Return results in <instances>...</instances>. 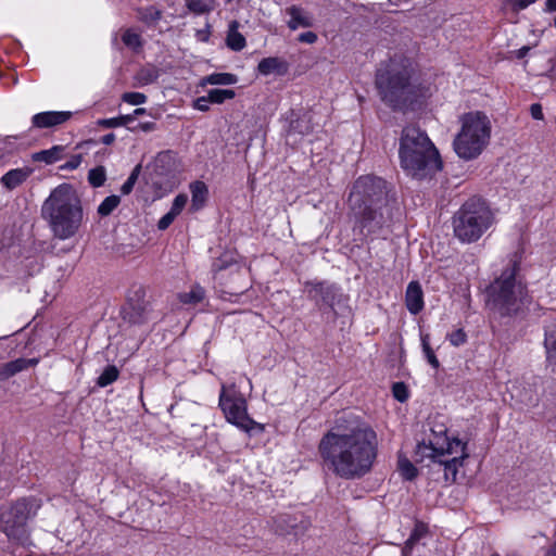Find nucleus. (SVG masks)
<instances>
[{"label":"nucleus","mask_w":556,"mask_h":556,"mask_svg":"<svg viewBox=\"0 0 556 556\" xmlns=\"http://www.w3.org/2000/svg\"><path fill=\"white\" fill-rule=\"evenodd\" d=\"M122 41L127 48H129L134 52H139L144 43L140 33L136 31L134 28H126L123 31Z\"/></svg>","instance_id":"26"},{"label":"nucleus","mask_w":556,"mask_h":556,"mask_svg":"<svg viewBox=\"0 0 556 556\" xmlns=\"http://www.w3.org/2000/svg\"><path fill=\"white\" fill-rule=\"evenodd\" d=\"M392 394L393 396L401 403L407 401L409 396L408 389L404 382H395L392 386Z\"/></svg>","instance_id":"38"},{"label":"nucleus","mask_w":556,"mask_h":556,"mask_svg":"<svg viewBox=\"0 0 556 556\" xmlns=\"http://www.w3.org/2000/svg\"><path fill=\"white\" fill-rule=\"evenodd\" d=\"M38 363L37 358H17L14 361H11L9 363H5L1 370L0 376L2 378H10L16 375L17 372H21L29 367L36 366Z\"/></svg>","instance_id":"20"},{"label":"nucleus","mask_w":556,"mask_h":556,"mask_svg":"<svg viewBox=\"0 0 556 556\" xmlns=\"http://www.w3.org/2000/svg\"><path fill=\"white\" fill-rule=\"evenodd\" d=\"M33 172L28 166L10 169L1 177L0 182L5 189L13 190L25 182Z\"/></svg>","instance_id":"17"},{"label":"nucleus","mask_w":556,"mask_h":556,"mask_svg":"<svg viewBox=\"0 0 556 556\" xmlns=\"http://www.w3.org/2000/svg\"><path fill=\"white\" fill-rule=\"evenodd\" d=\"M106 180V170L104 166H97L94 168H91L88 173V182L93 188H99L104 185Z\"/></svg>","instance_id":"34"},{"label":"nucleus","mask_w":556,"mask_h":556,"mask_svg":"<svg viewBox=\"0 0 556 556\" xmlns=\"http://www.w3.org/2000/svg\"><path fill=\"white\" fill-rule=\"evenodd\" d=\"M429 340H430V337L428 333L421 334L422 351H424L425 356H426L427 361L429 362V364L433 368H438L440 366V363H439V359L437 358L433 350L430 346Z\"/></svg>","instance_id":"36"},{"label":"nucleus","mask_w":556,"mask_h":556,"mask_svg":"<svg viewBox=\"0 0 556 556\" xmlns=\"http://www.w3.org/2000/svg\"><path fill=\"white\" fill-rule=\"evenodd\" d=\"M239 23L237 21H232L229 24V29L226 38L227 47L233 51H241L245 45L244 36L238 31Z\"/></svg>","instance_id":"23"},{"label":"nucleus","mask_w":556,"mask_h":556,"mask_svg":"<svg viewBox=\"0 0 556 556\" xmlns=\"http://www.w3.org/2000/svg\"><path fill=\"white\" fill-rule=\"evenodd\" d=\"M134 121L132 115H122L119 117H113V118H106V119H100L98 123L101 126L112 128V127H121L125 126L128 123Z\"/></svg>","instance_id":"37"},{"label":"nucleus","mask_w":556,"mask_h":556,"mask_svg":"<svg viewBox=\"0 0 556 556\" xmlns=\"http://www.w3.org/2000/svg\"><path fill=\"white\" fill-rule=\"evenodd\" d=\"M72 113L65 111H49L35 114L31 118L33 125L37 128H49L61 125L70 119Z\"/></svg>","instance_id":"13"},{"label":"nucleus","mask_w":556,"mask_h":556,"mask_svg":"<svg viewBox=\"0 0 556 556\" xmlns=\"http://www.w3.org/2000/svg\"><path fill=\"white\" fill-rule=\"evenodd\" d=\"M187 9L195 14H208L215 9V0H185Z\"/></svg>","instance_id":"27"},{"label":"nucleus","mask_w":556,"mask_h":556,"mask_svg":"<svg viewBox=\"0 0 556 556\" xmlns=\"http://www.w3.org/2000/svg\"><path fill=\"white\" fill-rule=\"evenodd\" d=\"M426 532V527L422 523L416 525L413 533L410 534L409 539L406 542L407 546L413 545L416 541L419 540V538Z\"/></svg>","instance_id":"44"},{"label":"nucleus","mask_w":556,"mask_h":556,"mask_svg":"<svg viewBox=\"0 0 556 556\" xmlns=\"http://www.w3.org/2000/svg\"><path fill=\"white\" fill-rule=\"evenodd\" d=\"M414 62L402 53H395L380 63L375 85L380 99L394 110H402L414 103L420 96L415 81Z\"/></svg>","instance_id":"4"},{"label":"nucleus","mask_w":556,"mask_h":556,"mask_svg":"<svg viewBox=\"0 0 556 556\" xmlns=\"http://www.w3.org/2000/svg\"><path fill=\"white\" fill-rule=\"evenodd\" d=\"M100 141L105 146L112 144L115 141V135L113 132L106 134Z\"/></svg>","instance_id":"51"},{"label":"nucleus","mask_w":556,"mask_h":556,"mask_svg":"<svg viewBox=\"0 0 556 556\" xmlns=\"http://www.w3.org/2000/svg\"><path fill=\"white\" fill-rule=\"evenodd\" d=\"M318 453L326 469L344 480H357L368 475L378 455L375 430L356 419H337L323 435Z\"/></svg>","instance_id":"1"},{"label":"nucleus","mask_w":556,"mask_h":556,"mask_svg":"<svg viewBox=\"0 0 556 556\" xmlns=\"http://www.w3.org/2000/svg\"><path fill=\"white\" fill-rule=\"evenodd\" d=\"M177 217L176 214H174L172 211H168L163 217H161V219L159 220L157 223V228L160 230H165L167 229L170 224L175 220V218Z\"/></svg>","instance_id":"43"},{"label":"nucleus","mask_w":556,"mask_h":556,"mask_svg":"<svg viewBox=\"0 0 556 556\" xmlns=\"http://www.w3.org/2000/svg\"><path fill=\"white\" fill-rule=\"evenodd\" d=\"M237 76L230 73H214L206 76L203 79V84L210 85H235L237 83Z\"/></svg>","instance_id":"29"},{"label":"nucleus","mask_w":556,"mask_h":556,"mask_svg":"<svg viewBox=\"0 0 556 556\" xmlns=\"http://www.w3.org/2000/svg\"><path fill=\"white\" fill-rule=\"evenodd\" d=\"M289 64L286 60L278 56L264 58L257 65V71L264 76L276 74L283 76L288 73Z\"/></svg>","instance_id":"16"},{"label":"nucleus","mask_w":556,"mask_h":556,"mask_svg":"<svg viewBox=\"0 0 556 556\" xmlns=\"http://www.w3.org/2000/svg\"><path fill=\"white\" fill-rule=\"evenodd\" d=\"M144 113H146V109L139 108V109H136L131 115L135 117L136 115H141Z\"/></svg>","instance_id":"55"},{"label":"nucleus","mask_w":556,"mask_h":556,"mask_svg":"<svg viewBox=\"0 0 556 556\" xmlns=\"http://www.w3.org/2000/svg\"><path fill=\"white\" fill-rule=\"evenodd\" d=\"M218 405L228 422L249 432L258 426L247 412V401L235 384H222Z\"/></svg>","instance_id":"9"},{"label":"nucleus","mask_w":556,"mask_h":556,"mask_svg":"<svg viewBox=\"0 0 556 556\" xmlns=\"http://www.w3.org/2000/svg\"><path fill=\"white\" fill-rule=\"evenodd\" d=\"M30 505L26 500L3 506L0 510V530L9 539L25 543L28 539L26 521L29 518Z\"/></svg>","instance_id":"10"},{"label":"nucleus","mask_w":556,"mask_h":556,"mask_svg":"<svg viewBox=\"0 0 556 556\" xmlns=\"http://www.w3.org/2000/svg\"><path fill=\"white\" fill-rule=\"evenodd\" d=\"M405 304L408 312L417 315L424 308V292L418 281H410L405 292Z\"/></svg>","instance_id":"14"},{"label":"nucleus","mask_w":556,"mask_h":556,"mask_svg":"<svg viewBox=\"0 0 556 556\" xmlns=\"http://www.w3.org/2000/svg\"><path fill=\"white\" fill-rule=\"evenodd\" d=\"M545 11H547V12H556V0H546V2H545Z\"/></svg>","instance_id":"53"},{"label":"nucleus","mask_w":556,"mask_h":556,"mask_svg":"<svg viewBox=\"0 0 556 556\" xmlns=\"http://www.w3.org/2000/svg\"><path fill=\"white\" fill-rule=\"evenodd\" d=\"M64 152L63 146H53L50 149L35 152L31 155L33 161L43 162L46 164H53L62 159Z\"/></svg>","instance_id":"24"},{"label":"nucleus","mask_w":556,"mask_h":556,"mask_svg":"<svg viewBox=\"0 0 556 556\" xmlns=\"http://www.w3.org/2000/svg\"><path fill=\"white\" fill-rule=\"evenodd\" d=\"M544 348L547 365L556 368V320L544 327Z\"/></svg>","instance_id":"19"},{"label":"nucleus","mask_w":556,"mask_h":556,"mask_svg":"<svg viewBox=\"0 0 556 556\" xmlns=\"http://www.w3.org/2000/svg\"><path fill=\"white\" fill-rule=\"evenodd\" d=\"M519 271L520 263L517 260H511L488 288L490 308L506 324L525 319L533 303Z\"/></svg>","instance_id":"3"},{"label":"nucleus","mask_w":556,"mask_h":556,"mask_svg":"<svg viewBox=\"0 0 556 556\" xmlns=\"http://www.w3.org/2000/svg\"><path fill=\"white\" fill-rule=\"evenodd\" d=\"M139 170H140V165H137L134 168V170L131 172V174L129 175V177L126 179V181L122 185L121 192L123 194H129L132 191L134 186L138 179Z\"/></svg>","instance_id":"39"},{"label":"nucleus","mask_w":556,"mask_h":556,"mask_svg":"<svg viewBox=\"0 0 556 556\" xmlns=\"http://www.w3.org/2000/svg\"><path fill=\"white\" fill-rule=\"evenodd\" d=\"M495 217L485 200L468 199L452 218L453 232L462 243L477 242L494 224Z\"/></svg>","instance_id":"7"},{"label":"nucleus","mask_w":556,"mask_h":556,"mask_svg":"<svg viewBox=\"0 0 556 556\" xmlns=\"http://www.w3.org/2000/svg\"><path fill=\"white\" fill-rule=\"evenodd\" d=\"M399 155L402 168L407 175L421 180L431 177L442 168V161L427 134L416 126L402 130Z\"/></svg>","instance_id":"6"},{"label":"nucleus","mask_w":556,"mask_h":556,"mask_svg":"<svg viewBox=\"0 0 556 556\" xmlns=\"http://www.w3.org/2000/svg\"><path fill=\"white\" fill-rule=\"evenodd\" d=\"M160 76L159 70L151 67H142L139 70L135 76L136 81L139 86H147L153 84L157 80Z\"/></svg>","instance_id":"28"},{"label":"nucleus","mask_w":556,"mask_h":556,"mask_svg":"<svg viewBox=\"0 0 556 556\" xmlns=\"http://www.w3.org/2000/svg\"><path fill=\"white\" fill-rule=\"evenodd\" d=\"M41 217L54 238L67 240L76 236L84 223L81 200L70 184L55 187L41 205Z\"/></svg>","instance_id":"5"},{"label":"nucleus","mask_w":556,"mask_h":556,"mask_svg":"<svg viewBox=\"0 0 556 556\" xmlns=\"http://www.w3.org/2000/svg\"><path fill=\"white\" fill-rule=\"evenodd\" d=\"M458 456H454L452 459L445 460L442 457L432 459L434 463H439L444 466L445 480L455 481L458 468L463 465L465 458L468 457L466 453V444L463 447H458Z\"/></svg>","instance_id":"18"},{"label":"nucleus","mask_w":556,"mask_h":556,"mask_svg":"<svg viewBox=\"0 0 556 556\" xmlns=\"http://www.w3.org/2000/svg\"><path fill=\"white\" fill-rule=\"evenodd\" d=\"M187 202H188L187 194L180 193L175 197L169 211H172L174 214H176L178 216L181 213V211L185 208Z\"/></svg>","instance_id":"42"},{"label":"nucleus","mask_w":556,"mask_h":556,"mask_svg":"<svg viewBox=\"0 0 556 556\" xmlns=\"http://www.w3.org/2000/svg\"><path fill=\"white\" fill-rule=\"evenodd\" d=\"M208 103L210 100L207 99V96L200 97L194 101L193 108L201 112H206L210 109Z\"/></svg>","instance_id":"48"},{"label":"nucleus","mask_w":556,"mask_h":556,"mask_svg":"<svg viewBox=\"0 0 556 556\" xmlns=\"http://www.w3.org/2000/svg\"><path fill=\"white\" fill-rule=\"evenodd\" d=\"M492 556H497V555H492Z\"/></svg>","instance_id":"57"},{"label":"nucleus","mask_w":556,"mask_h":556,"mask_svg":"<svg viewBox=\"0 0 556 556\" xmlns=\"http://www.w3.org/2000/svg\"><path fill=\"white\" fill-rule=\"evenodd\" d=\"M143 313H144L143 307H141V306H139L138 308L134 307L132 312L127 313L129 321L141 323L143 319Z\"/></svg>","instance_id":"46"},{"label":"nucleus","mask_w":556,"mask_h":556,"mask_svg":"<svg viewBox=\"0 0 556 556\" xmlns=\"http://www.w3.org/2000/svg\"><path fill=\"white\" fill-rule=\"evenodd\" d=\"M83 161L81 154L72 155L71 159L61 166L62 169L73 170L76 169Z\"/></svg>","instance_id":"45"},{"label":"nucleus","mask_w":556,"mask_h":556,"mask_svg":"<svg viewBox=\"0 0 556 556\" xmlns=\"http://www.w3.org/2000/svg\"><path fill=\"white\" fill-rule=\"evenodd\" d=\"M122 100L131 105H140L147 102V96L141 92H125Z\"/></svg>","instance_id":"40"},{"label":"nucleus","mask_w":556,"mask_h":556,"mask_svg":"<svg viewBox=\"0 0 556 556\" xmlns=\"http://www.w3.org/2000/svg\"><path fill=\"white\" fill-rule=\"evenodd\" d=\"M167 155H168L167 153H161V154L159 155V159L166 157Z\"/></svg>","instance_id":"56"},{"label":"nucleus","mask_w":556,"mask_h":556,"mask_svg":"<svg viewBox=\"0 0 556 556\" xmlns=\"http://www.w3.org/2000/svg\"><path fill=\"white\" fill-rule=\"evenodd\" d=\"M121 203L118 195L112 194L106 197L98 206V214L100 216H109Z\"/></svg>","instance_id":"33"},{"label":"nucleus","mask_w":556,"mask_h":556,"mask_svg":"<svg viewBox=\"0 0 556 556\" xmlns=\"http://www.w3.org/2000/svg\"><path fill=\"white\" fill-rule=\"evenodd\" d=\"M298 40L304 43H315L317 41V35L314 31H305L299 35Z\"/></svg>","instance_id":"47"},{"label":"nucleus","mask_w":556,"mask_h":556,"mask_svg":"<svg viewBox=\"0 0 556 556\" xmlns=\"http://www.w3.org/2000/svg\"><path fill=\"white\" fill-rule=\"evenodd\" d=\"M119 377V370L115 365H109L97 379V386L105 388L115 382Z\"/></svg>","instance_id":"30"},{"label":"nucleus","mask_w":556,"mask_h":556,"mask_svg":"<svg viewBox=\"0 0 556 556\" xmlns=\"http://www.w3.org/2000/svg\"><path fill=\"white\" fill-rule=\"evenodd\" d=\"M191 191V210L199 211L201 210L207 199V187L203 181H194L190 185Z\"/></svg>","instance_id":"22"},{"label":"nucleus","mask_w":556,"mask_h":556,"mask_svg":"<svg viewBox=\"0 0 556 556\" xmlns=\"http://www.w3.org/2000/svg\"><path fill=\"white\" fill-rule=\"evenodd\" d=\"M286 13L290 16L287 25L291 30L309 28L314 25L313 16L301 7L291 5L286 9Z\"/></svg>","instance_id":"15"},{"label":"nucleus","mask_w":556,"mask_h":556,"mask_svg":"<svg viewBox=\"0 0 556 556\" xmlns=\"http://www.w3.org/2000/svg\"><path fill=\"white\" fill-rule=\"evenodd\" d=\"M530 49H531V48H530L529 46H523V47H521L520 49H518V50L515 52L516 58H517V59H523V58L528 54V52L530 51Z\"/></svg>","instance_id":"52"},{"label":"nucleus","mask_w":556,"mask_h":556,"mask_svg":"<svg viewBox=\"0 0 556 556\" xmlns=\"http://www.w3.org/2000/svg\"><path fill=\"white\" fill-rule=\"evenodd\" d=\"M235 96L236 92L231 89H212L207 93V99L210 100V103L220 104L226 100L233 99Z\"/></svg>","instance_id":"32"},{"label":"nucleus","mask_w":556,"mask_h":556,"mask_svg":"<svg viewBox=\"0 0 556 556\" xmlns=\"http://www.w3.org/2000/svg\"><path fill=\"white\" fill-rule=\"evenodd\" d=\"M446 427L437 425L431 428V437L427 442H420L416 447V455L424 458L435 459L445 455L458 454V447H463L466 443L459 439H450L446 435Z\"/></svg>","instance_id":"11"},{"label":"nucleus","mask_w":556,"mask_h":556,"mask_svg":"<svg viewBox=\"0 0 556 556\" xmlns=\"http://www.w3.org/2000/svg\"><path fill=\"white\" fill-rule=\"evenodd\" d=\"M462 128L454 139L453 146L456 154L466 161L478 157L491 136V122L479 111L469 112L460 117Z\"/></svg>","instance_id":"8"},{"label":"nucleus","mask_w":556,"mask_h":556,"mask_svg":"<svg viewBox=\"0 0 556 556\" xmlns=\"http://www.w3.org/2000/svg\"><path fill=\"white\" fill-rule=\"evenodd\" d=\"M450 343L454 346H460L467 341V334L463 329H457L447 334Z\"/></svg>","instance_id":"41"},{"label":"nucleus","mask_w":556,"mask_h":556,"mask_svg":"<svg viewBox=\"0 0 556 556\" xmlns=\"http://www.w3.org/2000/svg\"><path fill=\"white\" fill-rule=\"evenodd\" d=\"M354 230L363 238L380 237L389 232L401 216L400 208L380 177L364 175L352 185L348 198Z\"/></svg>","instance_id":"2"},{"label":"nucleus","mask_w":556,"mask_h":556,"mask_svg":"<svg viewBox=\"0 0 556 556\" xmlns=\"http://www.w3.org/2000/svg\"><path fill=\"white\" fill-rule=\"evenodd\" d=\"M546 556H556V542L553 544Z\"/></svg>","instance_id":"54"},{"label":"nucleus","mask_w":556,"mask_h":556,"mask_svg":"<svg viewBox=\"0 0 556 556\" xmlns=\"http://www.w3.org/2000/svg\"><path fill=\"white\" fill-rule=\"evenodd\" d=\"M156 125L153 122L139 123L136 127L131 128V130H141L143 132H150L155 130Z\"/></svg>","instance_id":"49"},{"label":"nucleus","mask_w":556,"mask_h":556,"mask_svg":"<svg viewBox=\"0 0 556 556\" xmlns=\"http://www.w3.org/2000/svg\"><path fill=\"white\" fill-rule=\"evenodd\" d=\"M531 116L534 119H542L543 118V112L542 106L539 103H534L530 108Z\"/></svg>","instance_id":"50"},{"label":"nucleus","mask_w":556,"mask_h":556,"mask_svg":"<svg viewBox=\"0 0 556 556\" xmlns=\"http://www.w3.org/2000/svg\"><path fill=\"white\" fill-rule=\"evenodd\" d=\"M178 299L182 304L195 305L204 301L205 290L200 285H193L190 291L179 293Z\"/></svg>","instance_id":"25"},{"label":"nucleus","mask_w":556,"mask_h":556,"mask_svg":"<svg viewBox=\"0 0 556 556\" xmlns=\"http://www.w3.org/2000/svg\"><path fill=\"white\" fill-rule=\"evenodd\" d=\"M137 18L148 27L155 26L163 17V12L155 5L138 8Z\"/></svg>","instance_id":"21"},{"label":"nucleus","mask_w":556,"mask_h":556,"mask_svg":"<svg viewBox=\"0 0 556 556\" xmlns=\"http://www.w3.org/2000/svg\"><path fill=\"white\" fill-rule=\"evenodd\" d=\"M399 470L404 479L414 480L417 477L418 470L407 458H399Z\"/></svg>","instance_id":"35"},{"label":"nucleus","mask_w":556,"mask_h":556,"mask_svg":"<svg viewBox=\"0 0 556 556\" xmlns=\"http://www.w3.org/2000/svg\"><path fill=\"white\" fill-rule=\"evenodd\" d=\"M304 292L316 305L323 304L333 307L338 295V287L328 281H306L304 283Z\"/></svg>","instance_id":"12"},{"label":"nucleus","mask_w":556,"mask_h":556,"mask_svg":"<svg viewBox=\"0 0 556 556\" xmlns=\"http://www.w3.org/2000/svg\"><path fill=\"white\" fill-rule=\"evenodd\" d=\"M290 129L293 132H298L300 135H307L313 130V126L311 124V115L305 113L298 119L293 121L290 125Z\"/></svg>","instance_id":"31"}]
</instances>
